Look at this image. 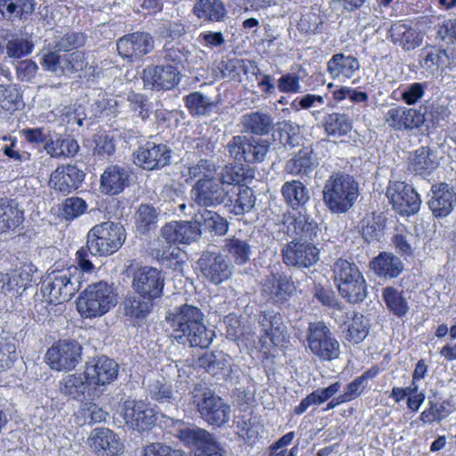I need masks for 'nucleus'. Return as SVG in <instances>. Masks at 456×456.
Returning <instances> with one entry per match:
<instances>
[{
    "instance_id": "a19ab883",
    "label": "nucleus",
    "mask_w": 456,
    "mask_h": 456,
    "mask_svg": "<svg viewBox=\"0 0 456 456\" xmlns=\"http://www.w3.org/2000/svg\"><path fill=\"white\" fill-rule=\"evenodd\" d=\"M382 299L388 312L396 318L403 319L408 314L410 305L403 290L393 286L385 287L382 289Z\"/></svg>"
},
{
    "instance_id": "49530a36",
    "label": "nucleus",
    "mask_w": 456,
    "mask_h": 456,
    "mask_svg": "<svg viewBox=\"0 0 456 456\" xmlns=\"http://www.w3.org/2000/svg\"><path fill=\"white\" fill-rule=\"evenodd\" d=\"M346 329L345 330L346 339L353 344L361 343L369 333V324L364 316L358 312L347 314Z\"/></svg>"
},
{
    "instance_id": "3c124183",
    "label": "nucleus",
    "mask_w": 456,
    "mask_h": 456,
    "mask_svg": "<svg viewBox=\"0 0 456 456\" xmlns=\"http://www.w3.org/2000/svg\"><path fill=\"white\" fill-rule=\"evenodd\" d=\"M255 202L253 190L248 186L240 187L236 197L231 200V211L236 216L243 215L253 208Z\"/></svg>"
},
{
    "instance_id": "6ab92c4d",
    "label": "nucleus",
    "mask_w": 456,
    "mask_h": 456,
    "mask_svg": "<svg viewBox=\"0 0 456 456\" xmlns=\"http://www.w3.org/2000/svg\"><path fill=\"white\" fill-rule=\"evenodd\" d=\"M320 250L313 242L293 240L282 249L283 262L288 266L309 268L319 260Z\"/></svg>"
},
{
    "instance_id": "a878e982",
    "label": "nucleus",
    "mask_w": 456,
    "mask_h": 456,
    "mask_svg": "<svg viewBox=\"0 0 456 456\" xmlns=\"http://www.w3.org/2000/svg\"><path fill=\"white\" fill-rule=\"evenodd\" d=\"M197 264L202 275L215 285L227 281L232 275L229 264L219 254L204 252Z\"/></svg>"
},
{
    "instance_id": "ddd939ff",
    "label": "nucleus",
    "mask_w": 456,
    "mask_h": 456,
    "mask_svg": "<svg viewBox=\"0 0 456 456\" xmlns=\"http://www.w3.org/2000/svg\"><path fill=\"white\" fill-rule=\"evenodd\" d=\"M176 437L185 447L194 450L193 456H225L214 436L203 428H181Z\"/></svg>"
},
{
    "instance_id": "c85d7f7f",
    "label": "nucleus",
    "mask_w": 456,
    "mask_h": 456,
    "mask_svg": "<svg viewBox=\"0 0 456 456\" xmlns=\"http://www.w3.org/2000/svg\"><path fill=\"white\" fill-rule=\"evenodd\" d=\"M431 192L428 207L432 215L436 218L449 216L456 205V193L453 188L446 183H437L432 185Z\"/></svg>"
},
{
    "instance_id": "7c9ffc66",
    "label": "nucleus",
    "mask_w": 456,
    "mask_h": 456,
    "mask_svg": "<svg viewBox=\"0 0 456 456\" xmlns=\"http://www.w3.org/2000/svg\"><path fill=\"white\" fill-rule=\"evenodd\" d=\"M387 37L394 45H400L404 51L414 50L422 43V37L409 20L393 21L387 31Z\"/></svg>"
},
{
    "instance_id": "39448f33",
    "label": "nucleus",
    "mask_w": 456,
    "mask_h": 456,
    "mask_svg": "<svg viewBox=\"0 0 456 456\" xmlns=\"http://www.w3.org/2000/svg\"><path fill=\"white\" fill-rule=\"evenodd\" d=\"M126 232L124 226L111 221L94 225L86 235V244L93 256H107L117 252L124 244Z\"/></svg>"
},
{
    "instance_id": "c03bdc74",
    "label": "nucleus",
    "mask_w": 456,
    "mask_h": 456,
    "mask_svg": "<svg viewBox=\"0 0 456 456\" xmlns=\"http://www.w3.org/2000/svg\"><path fill=\"white\" fill-rule=\"evenodd\" d=\"M153 252L159 264L167 268L177 270L184 263V251L173 242L166 240L159 248H155Z\"/></svg>"
},
{
    "instance_id": "2eb2a0df",
    "label": "nucleus",
    "mask_w": 456,
    "mask_h": 456,
    "mask_svg": "<svg viewBox=\"0 0 456 456\" xmlns=\"http://www.w3.org/2000/svg\"><path fill=\"white\" fill-rule=\"evenodd\" d=\"M118 364L105 355L86 362L84 370L93 393L102 392L107 385L112 383L118 378Z\"/></svg>"
},
{
    "instance_id": "f03ea898",
    "label": "nucleus",
    "mask_w": 456,
    "mask_h": 456,
    "mask_svg": "<svg viewBox=\"0 0 456 456\" xmlns=\"http://www.w3.org/2000/svg\"><path fill=\"white\" fill-rule=\"evenodd\" d=\"M172 328V338L181 345L207 348L212 334L204 323V314L194 305L183 304L167 317Z\"/></svg>"
},
{
    "instance_id": "4c0bfd02",
    "label": "nucleus",
    "mask_w": 456,
    "mask_h": 456,
    "mask_svg": "<svg viewBox=\"0 0 456 456\" xmlns=\"http://www.w3.org/2000/svg\"><path fill=\"white\" fill-rule=\"evenodd\" d=\"M438 167V162L432 158L428 147L421 146L413 151L408 161V169L423 177L431 175Z\"/></svg>"
},
{
    "instance_id": "de8ad7c7",
    "label": "nucleus",
    "mask_w": 456,
    "mask_h": 456,
    "mask_svg": "<svg viewBox=\"0 0 456 456\" xmlns=\"http://www.w3.org/2000/svg\"><path fill=\"white\" fill-rule=\"evenodd\" d=\"M0 199V233H4L19 227L24 220V213L17 206L12 205L7 199Z\"/></svg>"
},
{
    "instance_id": "864d4df0",
    "label": "nucleus",
    "mask_w": 456,
    "mask_h": 456,
    "mask_svg": "<svg viewBox=\"0 0 456 456\" xmlns=\"http://www.w3.org/2000/svg\"><path fill=\"white\" fill-rule=\"evenodd\" d=\"M108 416L109 413L91 401L83 403L77 412V418H81L84 423L90 425L103 422Z\"/></svg>"
},
{
    "instance_id": "4be33fe9",
    "label": "nucleus",
    "mask_w": 456,
    "mask_h": 456,
    "mask_svg": "<svg viewBox=\"0 0 456 456\" xmlns=\"http://www.w3.org/2000/svg\"><path fill=\"white\" fill-rule=\"evenodd\" d=\"M381 371L379 365H372L363 371L360 376L355 377L347 383L344 391L338 396L333 397L326 405L324 411H330L337 406L354 401L368 390V380L376 378Z\"/></svg>"
},
{
    "instance_id": "58836bf2",
    "label": "nucleus",
    "mask_w": 456,
    "mask_h": 456,
    "mask_svg": "<svg viewBox=\"0 0 456 456\" xmlns=\"http://www.w3.org/2000/svg\"><path fill=\"white\" fill-rule=\"evenodd\" d=\"M243 131L254 135H267L273 127V118L262 111H252L242 116Z\"/></svg>"
},
{
    "instance_id": "f8f14e48",
    "label": "nucleus",
    "mask_w": 456,
    "mask_h": 456,
    "mask_svg": "<svg viewBox=\"0 0 456 456\" xmlns=\"http://www.w3.org/2000/svg\"><path fill=\"white\" fill-rule=\"evenodd\" d=\"M261 328L259 337L260 351L268 355L285 339L287 328L279 312L265 310L259 314Z\"/></svg>"
},
{
    "instance_id": "7ed1b4c3",
    "label": "nucleus",
    "mask_w": 456,
    "mask_h": 456,
    "mask_svg": "<svg viewBox=\"0 0 456 456\" xmlns=\"http://www.w3.org/2000/svg\"><path fill=\"white\" fill-rule=\"evenodd\" d=\"M359 196L357 182L349 175L336 173L326 181L322 198L326 207L336 214L348 211Z\"/></svg>"
},
{
    "instance_id": "2f4dec72",
    "label": "nucleus",
    "mask_w": 456,
    "mask_h": 456,
    "mask_svg": "<svg viewBox=\"0 0 456 456\" xmlns=\"http://www.w3.org/2000/svg\"><path fill=\"white\" fill-rule=\"evenodd\" d=\"M370 268L380 279L394 280L403 273L404 265L399 256L381 251L370 261Z\"/></svg>"
},
{
    "instance_id": "052dcab7",
    "label": "nucleus",
    "mask_w": 456,
    "mask_h": 456,
    "mask_svg": "<svg viewBox=\"0 0 456 456\" xmlns=\"http://www.w3.org/2000/svg\"><path fill=\"white\" fill-rule=\"evenodd\" d=\"M446 403L444 401L441 403H437L432 401L428 402V407L426 408L419 415V420L424 424H431L435 421L440 422L449 416L451 411L446 409Z\"/></svg>"
},
{
    "instance_id": "4468645a",
    "label": "nucleus",
    "mask_w": 456,
    "mask_h": 456,
    "mask_svg": "<svg viewBox=\"0 0 456 456\" xmlns=\"http://www.w3.org/2000/svg\"><path fill=\"white\" fill-rule=\"evenodd\" d=\"M266 140H255L235 135L227 144L230 156L238 163L255 164L262 162L269 150Z\"/></svg>"
},
{
    "instance_id": "f3484780",
    "label": "nucleus",
    "mask_w": 456,
    "mask_h": 456,
    "mask_svg": "<svg viewBox=\"0 0 456 456\" xmlns=\"http://www.w3.org/2000/svg\"><path fill=\"white\" fill-rule=\"evenodd\" d=\"M133 157L134 164L141 168L159 170L169 164L171 150L164 143L146 141L139 145Z\"/></svg>"
},
{
    "instance_id": "9b49d317",
    "label": "nucleus",
    "mask_w": 456,
    "mask_h": 456,
    "mask_svg": "<svg viewBox=\"0 0 456 456\" xmlns=\"http://www.w3.org/2000/svg\"><path fill=\"white\" fill-rule=\"evenodd\" d=\"M386 196L392 208L403 216H411L419 211L421 206L420 195L412 185L403 181H390Z\"/></svg>"
},
{
    "instance_id": "37998d69",
    "label": "nucleus",
    "mask_w": 456,
    "mask_h": 456,
    "mask_svg": "<svg viewBox=\"0 0 456 456\" xmlns=\"http://www.w3.org/2000/svg\"><path fill=\"white\" fill-rule=\"evenodd\" d=\"M223 251L237 265L247 264L252 253L251 246L247 240L232 236L224 240Z\"/></svg>"
},
{
    "instance_id": "20e7f679",
    "label": "nucleus",
    "mask_w": 456,
    "mask_h": 456,
    "mask_svg": "<svg viewBox=\"0 0 456 456\" xmlns=\"http://www.w3.org/2000/svg\"><path fill=\"white\" fill-rule=\"evenodd\" d=\"M333 277L339 295L348 303L362 302L367 296V282L356 264L342 257L333 265Z\"/></svg>"
},
{
    "instance_id": "0eeeda50",
    "label": "nucleus",
    "mask_w": 456,
    "mask_h": 456,
    "mask_svg": "<svg viewBox=\"0 0 456 456\" xmlns=\"http://www.w3.org/2000/svg\"><path fill=\"white\" fill-rule=\"evenodd\" d=\"M305 338L308 349L320 360L330 362L339 357L340 344L324 322H309Z\"/></svg>"
},
{
    "instance_id": "aec40b11",
    "label": "nucleus",
    "mask_w": 456,
    "mask_h": 456,
    "mask_svg": "<svg viewBox=\"0 0 456 456\" xmlns=\"http://www.w3.org/2000/svg\"><path fill=\"white\" fill-rule=\"evenodd\" d=\"M143 85L151 90L167 91L180 82V72L173 65H148L142 73Z\"/></svg>"
},
{
    "instance_id": "0e129e2a",
    "label": "nucleus",
    "mask_w": 456,
    "mask_h": 456,
    "mask_svg": "<svg viewBox=\"0 0 456 456\" xmlns=\"http://www.w3.org/2000/svg\"><path fill=\"white\" fill-rule=\"evenodd\" d=\"M34 44L27 39H12L6 44V53L10 58L20 59L32 53Z\"/></svg>"
},
{
    "instance_id": "338daca9",
    "label": "nucleus",
    "mask_w": 456,
    "mask_h": 456,
    "mask_svg": "<svg viewBox=\"0 0 456 456\" xmlns=\"http://www.w3.org/2000/svg\"><path fill=\"white\" fill-rule=\"evenodd\" d=\"M127 101L130 110L136 114V116L143 120L150 117L151 110L146 95L139 93H132L128 95Z\"/></svg>"
},
{
    "instance_id": "473e14b6",
    "label": "nucleus",
    "mask_w": 456,
    "mask_h": 456,
    "mask_svg": "<svg viewBox=\"0 0 456 456\" xmlns=\"http://www.w3.org/2000/svg\"><path fill=\"white\" fill-rule=\"evenodd\" d=\"M361 68L359 60L352 55L338 53L327 62V72L332 79H350Z\"/></svg>"
},
{
    "instance_id": "09e8293b",
    "label": "nucleus",
    "mask_w": 456,
    "mask_h": 456,
    "mask_svg": "<svg viewBox=\"0 0 456 456\" xmlns=\"http://www.w3.org/2000/svg\"><path fill=\"white\" fill-rule=\"evenodd\" d=\"M86 201L77 196L66 198L59 207L58 216L61 220L72 222L84 215L87 210Z\"/></svg>"
},
{
    "instance_id": "bb28decb",
    "label": "nucleus",
    "mask_w": 456,
    "mask_h": 456,
    "mask_svg": "<svg viewBox=\"0 0 456 456\" xmlns=\"http://www.w3.org/2000/svg\"><path fill=\"white\" fill-rule=\"evenodd\" d=\"M131 171L122 166H108L100 177V190L105 195L116 196L130 185Z\"/></svg>"
},
{
    "instance_id": "423d86ee",
    "label": "nucleus",
    "mask_w": 456,
    "mask_h": 456,
    "mask_svg": "<svg viewBox=\"0 0 456 456\" xmlns=\"http://www.w3.org/2000/svg\"><path fill=\"white\" fill-rule=\"evenodd\" d=\"M116 305L112 288L105 281L88 285L77 299V309L83 318H97Z\"/></svg>"
},
{
    "instance_id": "f257e3e1",
    "label": "nucleus",
    "mask_w": 456,
    "mask_h": 456,
    "mask_svg": "<svg viewBox=\"0 0 456 456\" xmlns=\"http://www.w3.org/2000/svg\"><path fill=\"white\" fill-rule=\"evenodd\" d=\"M134 295L124 301L125 314L133 322L143 320L152 310L154 301L162 297L165 277L162 271L149 265L134 268L129 275Z\"/></svg>"
},
{
    "instance_id": "cd10ccee",
    "label": "nucleus",
    "mask_w": 456,
    "mask_h": 456,
    "mask_svg": "<svg viewBox=\"0 0 456 456\" xmlns=\"http://www.w3.org/2000/svg\"><path fill=\"white\" fill-rule=\"evenodd\" d=\"M123 418L127 425L138 431L151 429L156 421L152 409L142 402L134 400L124 402Z\"/></svg>"
},
{
    "instance_id": "603ef678",
    "label": "nucleus",
    "mask_w": 456,
    "mask_h": 456,
    "mask_svg": "<svg viewBox=\"0 0 456 456\" xmlns=\"http://www.w3.org/2000/svg\"><path fill=\"white\" fill-rule=\"evenodd\" d=\"M446 58L447 53L444 48L436 45H428L421 49L419 62L421 67L431 69L443 64Z\"/></svg>"
},
{
    "instance_id": "ea45409f",
    "label": "nucleus",
    "mask_w": 456,
    "mask_h": 456,
    "mask_svg": "<svg viewBox=\"0 0 456 456\" xmlns=\"http://www.w3.org/2000/svg\"><path fill=\"white\" fill-rule=\"evenodd\" d=\"M192 12L199 20L208 22H220L226 16V9L221 0H197Z\"/></svg>"
},
{
    "instance_id": "c9c22d12",
    "label": "nucleus",
    "mask_w": 456,
    "mask_h": 456,
    "mask_svg": "<svg viewBox=\"0 0 456 456\" xmlns=\"http://www.w3.org/2000/svg\"><path fill=\"white\" fill-rule=\"evenodd\" d=\"M288 229L297 236L298 240L313 241L318 234V224L307 214L298 212L288 218Z\"/></svg>"
},
{
    "instance_id": "393cba45",
    "label": "nucleus",
    "mask_w": 456,
    "mask_h": 456,
    "mask_svg": "<svg viewBox=\"0 0 456 456\" xmlns=\"http://www.w3.org/2000/svg\"><path fill=\"white\" fill-rule=\"evenodd\" d=\"M88 444L98 456H119L124 451L118 435L107 428H94L88 436Z\"/></svg>"
},
{
    "instance_id": "680f3d73",
    "label": "nucleus",
    "mask_w": 456,
    "mask_h": 456,
    "mask_svg": "<svg viewBox=\"0 0 456 456\" xmlns=\"http://www.w3.org/2000/svg\"><path fill=\"white\" fill-rule=\"evenodd\" d=\"M21 95L16 88L0 85V109L12 112L19 109Z\"/></svg>"
},
{
    "instance_id": "13d9d810",
    "label": "nucleus",
    "mask_w": 456,
    "mask_h": 456,
    "mask_svg": "<svg viewBox=\"0 0 456 456\" xmlns=\"http://www.w3.org/2000/svg\"><path fill=\"white\" fill-rule=\"evenodd\" d=\"M250 169L246 167L243 163L231 164L225 166L222 174L224 183L228 184H240L245 183L251 175Z\"/></svg>"
},
{
    "instance_id": "774afa93",
    "label": "nucleus",
    "mask_w": 456,
    "mask_h": 456,
    "mask_svg": "<svg viewBox=\"0 0 456 456\" xmlns=\"http://www.w3.org/2000/svg\"><path fill=\"white\" fill-rule=\"evenodd\" d=\"M86 37L82 32L66 33L57 45L60 52L77 51L85 45Z\"/></svg>"
},
{
    "instance_id": "f704fd0d",
    "label": "nucleus",
    "mask_w": 456,
    "mask_h": 456,
    "mask_svg": "<svg viewBox=\"0 0 456 456\" xmlns=\"http://www.w3.org/2000/svg\"><path fill=\"white\" fill-rule=\"evenodd\" d=\"M318 166L316 154L310 146H303L285 164V171L292 175H306Z\"/></svg>"
},
{
    "instance_id": "b1692460",
    "label": "nucleus",
    "mask_w": 456,
    "mask_h": 456,
    "mask_svg": "<svg viewBox=\"0 0 456 456\" xmlns=\"http://www.w3.org/2000/svg\"><path fill=\"white\" fill-rule=\"evenodd\" d=\"M85 176L84 171L76 165H61L51 174L49 183L54 191L68 195L81 186Z\"/></svg>"
},
{
    "instance_id": "72a5a7b5",
    "label": "nucleus",
    "mask_w": 456,
    "mask_h": 456,
    "mask_svg": "<svg viewBox=\"0 0 456 456\" xmlns=\"http://www.w3.org/2000/svg\"><path fill=\"white\" fill-rule=\"evenodd\" d=\"M59 389L61 395L74 400H81L86 395H95L86 378L85 370L64 376L59 382Z\"/></svg>"
},
{
    "instance_id": "1a4fd4ad",
    "label": "nucleus",
    "mask_w": 456,
    "mask_h": 456,
    "mask_svg": "<svg viewBox=\"0 0 456 456\" xmlns=\"http://www.w3.org/2000/svg\"><path fill=\"white\" fill-rule=\"evenodd\" d=\"M82 346L74 339H59L45 353V362L56 371L73 370L82 360Z\"/></svg>"
},
{
    "instance_id": "bf43d9fd",
    "label": "nucleus",
    "mask_w": 456,
    "mask_h": 456,
    "mask_svg": "<svg viewBox=\"0 0 456 456\" xmlns=\"http://www.w3.org/2000/svg\"><path fill=\"white\" fill-rule=\"evenodd\" d=\"M183 102L191 116L205 115L211 104L200 92H193L183 97Z\"/></svg>"
},
{
    "instance_id": "dca6fc26",
    "label": "nucleus",
    "mask_w": 456,
    "mask_h": 456,
    "mask_svg": "<svg viewBox=\"0 0 456 456\" xmlns=\"http://www.w3.org/2000/svg\"><path fill=\"white\" fill-rule=\"evenodd\" d=\"M154 47V40L148 32L136 31L126 34L117 41L119 56L129 62L139 61Z\"/></svg>"
},
{
    "instance_id": "e433bc0d",
    "label": "nucleus",
    "mask_w": 456,
    "mask_h": 456,
    "mask_svg": "<svg viewBox=\"0 0 456 456\" xmlns=\"http://www.w3.org/2000/svg\"><path fill=\"white\" fill-rule=\"evenodd\" d=\"M285 203L292 209L302 208L310 200L309 191L299 180L285 182L281 189Z\"/></svg>"
},
{
    "instance_id": "6e6552de",
    "label": "nucleus",
    "mask_w": 456,
    "mask_h": 456,
    "mask_svg": "<svg viewBox=\"0 0 456 456\" xmlns=\"http://www.w3.org/2000/svg\"><path fill=\"white\" fill-rule=\"evenodd\" d=\"M77 288L71 281L70 268L53 270L43 278L41 293L50 305H61L69 301Z\"/></svg>"
},
{
    "instance_id": "a211bd4d",
    "label": "nucleus",
    "mask_w": 456,
    "mask_h": 456,
    "mask_svg": "<svg viewBox=\"0 0 456 456\" xmlns=\"http://www.w3.org/2000/svg\"><path fill=\"white\" fill-rule=\"evenodd\" d=\"M296 285L290 275L270 273L262 280V295L275 305H284L296 293Z\"/></svg>"
},
{
    "instance_id": "e2e57ef3",
    "label": "nucleus",
    "mask_w": 456,
    "mask_h": 456,
    "mask_svg": "<svg viewBox=\"0 0 456 456\" xmlns=\"http://www.w3.org/2000/svg\"><path fill=\"white\" fill-rule=\"evenodd\" d=\"M64 53L62 60V72H77L83 70L86 67L87 61L85 52L77 50Z\"/></svg>"
},
{
    "instance_id": "69168bd1",
    "label": "nucleus",
    "mask_w": 456,
    "mask_h": 456,
    "mask_svg": "<svg viewBox=\"0 0 456 456\" xmlns=\"http://www.w3.org/2000/svg\"><path fill=\"white\" fill-rule=\"evenodd\" d=\"M140 456H183L180 450L160 442H152L142 448Z\"/></svg>"
},
{
    "instance_id": "8fccbe9b",
    "label": "nucleus",
    "mask_w": 456,
    "mask_h": 456,
    "mask_svg": "<svg viewBox=\"0 0 456 456\" xmlns=\"http://www.w3.org/2000/svg\"><path fill=\"white\" fill-rule=\"evenodd\" d=\"M198 364L212 376L224 375L228 369L227 362L224 356L214 352L202 354L198 359Z\"/></svg>"
},
{
    "instance_id": "c756f323",
    "label": "nucleus",
    "mask_w": 456,
    "mask_h": 456,
    "mask_svg": "<svg viewBox=\"0 0 456 456\" xmlns=\"http://www.w3.org/2000/svg\"><path fill=\"white\" fill-rule=\"evenodd\" d=\"M200 234V223L191 221H172L161 229L162 237L174 244H190Z\"/></svg>"
},
{
    "instance_id": "5701e85b",
    "label": "nucleus",
    "mask_w": 456,
    "mask_h": 456,
    "mask_svg": "<svg viewBox=\"0 0 456 456\" xmlns=\"http://www.w3.org/2000/svg\"><path fill=\"white\" fill-rule=\"evenodd\" d=\"M384 119L391 129L401 132L419 128L425 121L420 110L401 105L390 108L386 112Z\"/></svg>"
},
{
    "instance_id": "a18cd8bd",
    "label": "nucleus",
    "mask_w": 456,
    "mask_h": 456,
    "mask_svg": "<svg viewBox=\"0 0 456 456\" xmlns=\"http://www.w3.org/2000/svg\"><path fill=\"white\" fill-rule=\"evenodd\" d=\"M45 150L53 158H72L78 152L79 145L70 135L58 134L55 140L46 142Z\"/></svg>"
},
{
    "instance_id": "79ce46f5",
    "label": "nucleus",
    "mask_w": 456,
    "mask_h": 456,
    "mask_svg": "<svg viewBox=\"0 0 456 456\" xmlns=\"http://www.w3.org/2000/svg\"><path fill=\"white\" fill-rule=\"evenodd\" d=\"M322 126L328 136L340 137L351 132L353 121L347 114L333 111L323 117Z\"/></svg>"
},
{
    "instance_id": "6e6d98bb",
    "label": "nucleus",
    "mask_w": 456,
    "mask_h": 456,
    "mask_svg": "<svg viewBox=\"0 0 456 456\" xmlns=\"http://www.w3.org/2000/svg\"><path fill=\"white\" fill-rule=\"evenodd\" d=\"M158 214L156 209L148 204H142L135 215V223L141 233L148 232L157 223Z\"/></svg>"
},
{
    "instance_id": "4d7b16f0",
    "label": "nucleus",
    "mask_w": 456,
    "mask_h": 456,
    "mask_svg": "<svg viewBox=\"0 0 456 456\" xmlns=\"http://www.w3.org/2000/svg\"><path fill=\"white\" fill-rule=\"evenodd\" d=\"M34 0H0V11L21 18L34 12Z\"/></svg>"
},
{
    "instance_id": "5fc2aeb1",
    "label": "nucleus",
    "mask_w": 456,
    "mask_h": 456,
    "mask_svg": "<svg viewBox=\"0 0 456 456\" xmlns=\"http://www.w3.org/2000/svg\"><path fill=\"white\" fill-rule=\"evenodd\" d=\"M202 225L205 229L217 235H224L228 231V222L218 213L204 209L200 213Z\"/></svg>"
},
{
    "instance_id": "9d476101",
    "label": "nucleus",
    "mask_w": 456,
    "mask_h": 456,
    "mask_svg": "<svg viewBox=\"0 0 456 456\" xmlns=\"http://www.w3.org/2000/svg\"><path fill=\"white\" fill-rule=\"evenodd\" d=\"M192 398L201 418L209 425L221 427L229 420L230 406L210 389H195Z\"/></svg>"
},
{
    "instance_id": "412c9836",
    "label": "nucleus",
    "mask_w": 456,
    "mask_h": 456,
    "mask_svg": "<svg viewBox=\"0 0 456 456\" xmlns=\"http://www.w3.org/2000/svg\"><path fill=\"white\" fill-rule=\"evenodd\" d=\"M226 195L222 182L214 176L200 178L191 189V196L195 203L205 208L222 204Z\"/></svg>"
}]
</instances>
